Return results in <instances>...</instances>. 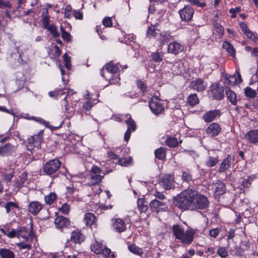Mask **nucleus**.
I'll use <instances>...</instances> for the list:
<instances>
[{
	"mask_svg": "<svg viewBox=\"0 0 258 258\" xmlns=\"http://www.w3.org/2000/svg\"><path fill=\"white\" fill-rule=\"evenodd\" d=\"M219 162V157L217 155H210L206 161V165L208 167L215 166Z\"/></svg>",
	"mask_w": 258,
	"mask_h": 258,
	"instance_id": "2f4dec72",
	"label": "nucleus"
},
{
	"mask_svg": "<svg viewBox=\"0 0 258 258\" xmlns=\"http://www.w3.org/2000/svg\"><path fill=\"white\" fill-rule=\"evenodd\" d=\"M187 2L190 3L191 5L196 6L197 7H200L202 8H204L207 5L205 2L202 1L201 0H186Z\"/></svg>",
	"mask_w": 258,
	"mask_h": 258,
	"instance_id": "09e8293b",
	"label": "nucleus"
},
{
	"mask_svg": "<svg viewBox=\"0 0 258 258\" xmlns=\"http://www.w3.org/2000/svg\"><path fill=\"white\" fill-rule=\"evenodd\" d=\"M157 33L156 32L155 25H152L148 27L147 31V36L149 38H154L156 36Z\"/></svg>",
	"mask_w": 258,
	"mask_h": 258,
	"instance_id": "de8ad7c7",
	"label": "nucleus"
},
{
	"mask_svg": "<svg viewBox=\"0 0 258 258\" xmlns=\"http://www.w3.org/2000/svg\"><path fill=\"white\" fill-rule=\"evenodd\" d=\"M172 229L175 238L183 244L189 245L192 242L196 233L194 229H188L184 231L183 228L179 225H174Z\"/></svg>",
	"mask_w": 258,
	"mask_h": 258,
	"instance_id": "7ed1b4c3",
	"label": "nucleus"
},
{
	"mask_svg": "<svg viewBox=\"0 0 258 258\" xmlns=\"http://www.w3.org/2000/svg\"><path fill=\"white\" fill-rule=\"evenodd\" d=\"M70 206L67 203L64 204L61 208H59V211L63 214H68L70 212Z\"/></svg>",
	"mask_w": 258,
	"mask_h": 258,
	"instance_id": "0e129e2a",
	"label": "nucleus"
},
{
	"mask_svg": "<svg viewBox=\"0 0 258 258\" xmlns=\"http://www.w3.org/2000/svg\"><path fill=\"white\" fill-rule=\"evenodd\" d=\"M84 221L88 226H92L96 222V218L91 213H87L85 214Z\"/></svg>",
	"mask_w": 258,
	"mask_h": 258,
	"instance_id": "c85d7f7f",
	"label": "nucleus"
},
{
	"mask_svg": "<svg viewBox=\"0 0 258 258\" xmlns=\"http://www.w3.org/2000/svg\"><path fill=\"white\" fill-rule=\"evenodd\" d=\"M178 13L182 21L188 22L192 19L195 10L190 5H187L181 9Z\"/></svg>",
	"mask_w": 258,
	"mask_h": 258,
	"instance_id": "0eeeda50",
	"label": "nucleus"
},
{
	"mask_svg": "<svg viewBox=\"0 0 258 258\" xmlns=\"http://www.w3.org/2000/svg\"><path fill=\"white\" fill-rule=\"evenodd\" d=\"M137 85L138 87L143 92H147L149 90L147 84L141 80H138L137 81Z\"/></svg>",
	"mask_w": 258,
	"mask_h": 258,
	"instance_id": "864d4df0",
	"label": "nucleus"
},
{
	"mask_svg": "<svg viewBox=\"0 0 258 258\" xmlns=\"http://www.w3.org/2000/svg\"><path fill=\"white\" fill-rule=\"evenodd\" d=\"M183 49L184 46L182 45L176 41H173L169 44L167 51L168 53L176 55L182 51Z\"/></svg>",
	"mask_w": 258,
	"mask_h": 258,
	"instance_id": "a211bd4d",
	"label": "nucleus"
},
{
	"mask_svg": "<svg viewBox=\"0 0 258 258\" xmlns=\"http://www.w3.org/2000/svg\"><path fill=\"white\" fill-rule=\"evenodd\" d=\"M174 178L172 175L165 174L162 176L159 180V184L166 190H169L174 187Z\"/></svg>",
	"mask_w": 258,
	"mask_h": 258,
	"instance_id": "1a4fd4ad",
	"label": "nucleus"
},
{
	"mask_svg": "<svg viewBox=\"0 0 258 258\" xmlns=\"http://www.w3.org/2000/svg\"><path fill=\"white\" fill-rule=\"evenodd\" d=\"M104 174L103 175L100 174L90 173V181L88 183V185L92 186L97 184L101 182L104 178Z\"/></svg>",
	"mask_w": 258,
	"mask_h": 258,
	"instance_id": "cd10ccee",
	"label": "nucleus"
},
{
	"mask_svg": "<svg viewBox=\"0 0 258 258\" xmlns=\"http://www.w3.org/2000/svg\"><path fill=\"white\" fill-rule=\"evenodd\" d=\"M137 205L139 210L141 212H145L148 209L147 202L143 199L138 200Z\"/></svg>",
	"mask_w": 258,
	"mask_h": 258,
	"instance_id": "a19ab883",
	"label": "nucleus"
},
{
	"mask_svg": "<svg viewBox=\"0 0 258 258\" xmlns=\"http://www.w3.org/2000/svg\"><path fill=\"white\" fill-rule=\"evenodd\" d=\"M254 178L255 176L253 175H247L242 178V180L240 181V184L244 188H247L251 185Z\"/></svg>",
	"mask_w": 258,
	"mask_h": 258,
	"instance_id": "72a5a7b5",
	"label": "nucleus"
},
{
	"mask_svg": "<svg viewBox=\"0 0 258 258\" xmlns=\"http://www.w3.org/2000/svg\"><path fill=\"white\" fill-rule=\"evenodd\" d=\"M63 90L61 89H57L53 91H50L48 93V95L50 97L56 98L59 95H62L63 94Z\"/></svg>",
	"mask_w": 258,
	"mask_h": 258,
	"instance_id": "bf43d9fd",
	"label": "nucleus"
},
{
	"mask_svg": "<svg viewBox=\"0 0 258 258\" xmlns=\"http://www.w3.org/2000/svg\"><path fill=\"white\" fill-rule=\"evenodd\" d=\"M14 151L15 147L11 144H7L0 147V155L8 156L14 152Z\"/></svg>",
	"mask_w": 258,
	"mask_h": 258,
	"instance_id": "bb28decb",
	"label": "nucleus"
},
{
	"mask_svg": "<svg viewBox=\"0 0 258 258\" xmlns=\"http://www.w3.org/2000/svg\"><path fill=\"white\" fill-rule=\"evenodd\" d=\"M27 148L28 150L31 152L33 154L35 151L39 150L40 147H37L35 146V143H34V139L29 138L27 142Z\"/></svg>",
	"mask_w": 258,
	"mask_h": 258,
	"instance_id": "c9c22d12",
	"label": "nucleus"
},
{
	"mask_svg": "<svg viewBox=\"0 0 258 258\" xmlns=\"http://www.w3.org/2000/svg\"><path fill=\"white\" fill-rule=\"evenodd\" d=\"M112 227L117 232L121 233L126 230V224L124 220L120 218H113L111 220Z\"/></svg>",
	"mask_w": 258,
	"mask_h": 258,
	"instance_id": "2eb2a0df",
	"label": "nucleus"
},
{
	"mask_svg": "<svg viewBox=\"0 0 258 258\" xmlns=\"http://www.w3.org/2000/svg\"><path fill=\"white\" fill-rule=\"evenodd\" d=\"M214 31L218 34L220 37L223 36L224 33V28L218 22H215L214 24Z\"/></svg>",
	"mask_w": 258,
	"mask_h": 258,
	"instance_id": "49530a36",
	"label": "nucleus"
},
{
	"mask_svg": "<svg viewBox=\"0 0 258 258\" xmlns=\"http://www.w3.org/2000/svg\"><path fill=\"white\" fill-rule=\"evenodd\" d=\"M187 102L189 105L193 106L199 103V99L196 94L190 95L187 98Z\"/></svg>",
	"mask_w": 258,
	"mask_h": 258,
	"instance_id": "c03bdc74",
	"label": "nucleus"
},
{
	"mask_svg": "<svg viewBox=\"0 0 258 258\" xmlns=\"http://www.w3.org/2000/svg\"><path fill=\"white\" fill-rule=\"evenodd\" d=\"M152 59L155 62H160L163 59V54L159 52H153L151 54Z\"/></svg>",
	"mask_w": 258,
	"mask_h": 258,
	"instance_id": "13d9d810",
	"label": "nucleus"
},
{
	"mask_svg": "<svg viewBox=\"0 0 258 258\" xmlns=\"http://www.w3.org/2000/svg\"><path fill=\"white\" fill-rule=\"evenodd\" d=\"M220 231L218 228H215L209 231V235L210 236L216 238L219 234Z\"/></svg>",
	"mask_w": 258,
	"mask_h": 258,
	"instance_id": "774afa93",
	"label": "nucleus"
},
{
	"mask_svg": "<svg viewBox=\"0 0 258 258\" xmlns=\"http://www.w3.org/2000/svg\"><path fill=\"white\" fill-rule=\"evenodd\" d=\"M14 171H11L9 173H7L3 175V176L4 180L8 182L11 181L14 176Z\"/></svg>",
	"mask_w": 258,
	"mask_h": 258,
	"instance_id": "69168bd1",
	"label": "nucleus"
},
{
	"mask_svg": "<svg viewBox=\"0 0 258 258\" xmlns=\"http://www.w3.org/2000/svg\"><path fill=\"white\" fill-rule=\"evenodd\" d=\"M63 60L65 62V66L67 69L70 70L71 67V58L68 56L66 54H64L63 56Z\"/></svg>",
	"mask_w": 258,
	"mask_h": 258,
	"instance_id": "e2e57ef3",
	"label": "nucleus"
},
{
	"mask_svg": "<svg viewBox=\"0 0 258 258\" xmlns=\"http://www.w3.org/2000/svg\"><path fill=\"white\" fill-rule=\"evenodd\" d=\"M223 48L229 53L231 56L235 55V50L233 46L228 41H225L223 43Z\"/></svg>",
	"mask_w": 258,
	"mask_h": 258,
	"instance_id": "ea45409f",
	"label": "nucleus"
},
{
	"mask_svg": "<svg viewBox=\"0 0 258 258\" xmlns=\"http://www.w3.org/2000/svg\"><path fill=\"white\" fill-rule=\"evenodd\" d=\"M123 37H119V40L122 43L128 44L130 42L135 43L136 41V36L133 34H126L124 32L121 33Z\"/></svg>",
	"mask_w": 258,
	"mask_h": 258,
	"instance_id": "5701e85b",
	"label": "nucleus"
},
{
	"mask_svg": "<svg viewBox=\"0 0 258 258\" xmlns=\"http://www.w3.org/2000/svg\"><path fill=\"white\" fill-rule=\"evenodd\" d=\"M12 4L9 0H0V9H11Z\"/></svg>",
	"mask_w": 258,
	"mask_h": 258,
	"instance_id": "3c124183",
	"label": "nucleus"
},
{
	"mask_svg": "<svg viewBox=\"0 0 258 258\" xmlns=\"http://www.w3.org/2000/svg\"><path fill=\"white\" fill-rule=\"evenodd\" d=\"M102 23L105 27H110L112 26V19L110 17H105L102 21Z\"/></svg>",
	"mask_w": 258,
	"mask_h": 258,
	"instance_id": "680f3d73",
	"label": "nucleus"
},
{
	"mask_svg": "<svg viewBox=\"0 0 258 258\" xmlns=\"http://www.w3.org/2000/svg\"><path fill=\"white\" fill-rule=\"evenodd\" d=\"M60 30H61V33L62 38L64 40L68 42L71 41L72 36H71V34L67 32V31H66V30L62 27V26H60Z\"/></svg>",
	"mask_w": 258,
	"mask_h": 258,
	"instance_id": "603ef678",
	"label": "nucleus"
},
{
	"mask_svg": "<svg viewBox=\"0 0 258 258\" xmlns=\"http://www.w3.org/2000/svg\"><path fill=\"white\" fill-rule=\"evenodd\" d=\"M165 142L166 145L171 148H175L178 145L177 139L175 137H168Z\"/></svg>",
	"mask_w": 258,
	"mask_h": 258,
	"instance_id": "37998d69",
	"label": "nucleus"
},
{
	"mask_svg": "<svg viewBox=\"0 0 258 258\" xmlns=\"http://www.w3.org/2000/svg\"><path fill=\"white\" fill-rule=\"evenodd\" d=\"M85 236L80 229H77L71 233L70 241L75 244H81L85 240Z\"/></svg>",
	"mask_w": 258,
	"mask_h": 258,
	"instance_id": "ddd939ff",
	"label": "nucleus"
},
{
	"mask_svg": "<svg viewBox=\"0 0 258 258\" xmlns=\"http://www.w3.org/2000/svg\"><path fill=\"white\" fill-rule=\"evenodd\" d=\"M231 156L230 155H228L227 157L222 160L219 169V172H223L227 170L230 167L231 164Z\"/></svg>",
	"mask_w": 258,
	"mask_h": 258,
	"instance_id": "b1692460",
	"label": "nucleus"
},
{
	"mask_svg": "<svg viewBox=\"0 0 258 258\" xmlns=\"http://www.w3.org/2000/svg\"><path fill=\"white\" fill-rule=\"evenodd\" d=\"M22 237L26 241H32L33 237V231L32 226L30 228L21 227L18 230L17 237Z\"/></svg>",
	"mask_w": 258,
	"mask_h": 258,
	"instance_id": "9d476101",
	"label": "nucleus"
},
{
	"mask_svg": "<svg viewBox=\"0 0 258 258\" xmlns=\"http://www.w3.org/2000/svg\"><path fill=\"white\" fill-rule=\"evenodd\" d=\"M43 131H40L37 134L31 137L30 138L34 139L35 146L37 147H40L41 143L43 140Z\"/></svg>",
	"mask_w": 258,
	"mask_h": 258,
	"instance_id": "4c0bfd02",
	"label": "nucleus"
},
{
	"mask_svg": "<svg viewBox=\"0 0 258 258\" xmlns=\"http://www.w3.org/2000/svg\"><path fill=\"white\" fill-rule=\"evenodd\" d=\"M244 94L246 97L249 98H253L256 94L255 91L249 87H247L245 88Z\"/></svg>",
	"mask_w": 258,
	"mask_h": 258,
	"instance_id": "5fc2aeb1",
	"label": "nucleus"
},
{
	"mask_svg": "<svg viewBox=\"0 0 258 258\" xmlns=\"http://www.w3.org/2000/svg\"><path fill=\"white\" fill-rule=\"evenodd\" d=\"M226 94L227 97L231 103L235 105L237 102V96L234 92L230 90L229 88H226L225 89Z\"/></svg>",
	"mask_w": 258,
	"mask_h": 258,
	"instance_id": "c756f323",
	"label": "nucleus"
},
{
	"mask_svg": "<svg viewBox=\"0 0 258 258\" xmlns=\"http://www.w3.org/2000/svg\"><path fill=\"white\" fill-rule=\"evenodd\" d=\"M149 107L155 115L162 114L164 111V104L163 101L157 97L152 98L149 103Z\"/></svg>",
	"mask_w": 258,
	"mask_h": 258,
	"instance_id": "423d86ee",
	"label": "nucleus"
},
{
	"mask_svg": "<svg viewBox=\"0 0 258 258\" xmlns=\"http://www.w3.org/2000/svg\"><path fill=\"white\" fill-rule=\"evenodd\" d=\"M209 94L210 97L216 100L222 99L224 97L223 88L217 84L211 86Z\"/></svg>",
	"mask_w": 258,
	"mask_h": 258,
	"instance_id": "6e6552de",
	"label": "nucleus"
},
{
	"mask_svg": "<svg viewBox=\"0 0 258 258\" xmlns=\"http://www.w3.org/2000/svg\"><path fill=\"white\" fill-rule=\"evenodd\" d=\"M45 29L50 32L53 37L55 38L59 37L60 34L57 31V27L54 24H51Z\"/></svg>",
	"mask_w": 258,
	"mask_h": 258,
	"instance_id": "58836bf2",
	"label": "nucleus"
},
{
	"mask_svg": "<svg viewBox=\"0 0 258 258\" xmlns=\"http://www.w3.org/2000/svg\"><path fill=\"white\" fill-rule=\"evenodd\" d=\"M27 179V173L23 172L21 175L17 179L15 183V188L19 190L22 187L24 186L25 183Z\"/></svg>",
	"mask_w": 258,
	"mask_h": 258,
	"instance_id": "393cba45",
	"label": "nucleus"
},
{
	"mask_svg": "<svg viewBox=\"0 0 258 258\" xmlns=\"http://www.w3.org/2000/svg\"><path fill=\"white\" fill-rule=\"evenodd\" d=\"M127 66L123 67L119 63H114L113 61L107 63L101 71V75L106 80H108L110 84H115L120 80L119 73L127 68Z\"/></svg>",
	"mask_w": 258,
	"mask_h": 258,
	"instance_id": "f03ea898",
	"label": "nucleus"
},
{
	"mask_svg": "<svg viewBox=\"0 0 258 258\" xmlns=\"http://www.w3.org/2000/svg\"><path fill=\"white\" fill-rule=\"evenodd\" d=\"M131 161L132 158L129 157L126 158H122L121 159L119 158L117 162L121 166H127L131 163Z\"/></svg>",
	"mask_w": 258,
	"mask_h": 258,
	"instance_id": "4d7b16f0",
	"label": "nucleus"
},
{
	"mask_svg": "<svg viewBox=\"0 0 258 258\" xmlns=\"http://www.w3.org/2000/svg\"><path fill=\"white\" fill-rule=\"evenodd\" d=\"M221 115V111L219 109H214L208 111L203 114L202 118L205 122H211Z\"/></svg>",
	"mask_w": 258,
	"mask_h": 258,
	"instance_id": "f8f14e48",
	"label": "nucleus"
},
{
	"mask_svg": "<svg viewBox=\"0 0 258 258\" xmlns=\"http://www.w3.org/2000/svg\"><path fill=\"white\" fill-rule=\"evenodd\" d=\"M57 198L56 194L54 192L49 193L44 196L45 204L48 205H51L55 201Z\"/></svg>",
	"mask_w": 258,
	"mask_h": 258,
	"instance_id": "e433bc0d",
	"label": "nucleus"
},
{
	"mask_svg": "<svg viewBox=\"0 0 258 258\" xmlns=\"http://www.w3.org/2000/svg\"><path fill=\"white\" fill-rule=\"evenodd\" d=\"M61 163L58 159H52L47 162L42 168L43 174L51 175L60 168Z\"/></svg>",
	"mask_w": 258,
	"mask_h": 258,
	"instance_id": "39448f33",
	"label": "nucleus"
},
{
	"mask_svg": "<svg viewBox=\"0 0 258 258\" xmlns=\"http://www.w3.org/2000/svg\"><path fill=\"white\" fill-rule=\"evenodd\" d=\"M54 224L56 228L62 230L69 227L70 225V221L68 218L59 215L55 219Z\"/></svg>",
	"mask_w": 258,
	"mask_h": 258,
	"instance_id": "dca6fc26",
	"label": "nucleus"
},
{
	"mask_svg": "<svg viewBox=\"0 0 258 258\" xmlns=\"http://www.w3.org/2000/svg\"><path fill=\"white\" fill-rule=\"evenodd\" d=\"M91 251L97 254H102L104 258H115V255L114 253H111V250L103 245L102 243L95 241L90 246Z\"/></svg>",
	"mask_w": 258,
	"mask_h": 258,
	"instance_id": "20e7f679",
	"label": "nucleus"
},
{
	"mask_svg": "<svg viewBox=\"0 0 258 258\" xmlns=\"http://www.w3.org/2000/svg\"><path fill=\"white\" fill-rule=\"evenodd\" d=\"M126 123L127 125V130L125 133L124 138V140L127 142L130 138L131 132H134L136 129V124L131 117L126 120Z\"/></svg>",
	"mask_w": 258,
	"mask_h": 258,
	"instance_id": "aec40b11",
	"label": "nucleus"
},
{
	"mask_svg": "<svg viewBox=\"0 0 258 258\" xmlns=\"http://www.w3.org/2000/svg\"><path fill=\"white\" fill-rule=\"evenodd\" d=\"M43 205L38 201H32L28 206L29 212L35 216L37 215L43 208Z\"/></svg>",
	"mask_w": 258,
	"mask_h": 258,
	"instance_id": "6ab92c4d",
	"label": "nucleus"
},
{
	"mask_svg": "<svg viewBox=\"0 0 258 258\" xmlns=\"http://www.w3.org/2000/svg\"><path fill=\"white\" fill-rule=\"evenodd\" d=\"M175 205L180 209L192 211L205 210L209 206V201L204 195L191 188L182 191L174 198Z\"/></svg>",
	"mask_w": 258,
	"mask_h": 258,
	"instance_id": "f257e3e1",
	"label": "nucleus"
},
{
	"mask_svg": "<svg viewBox=\"0 0 258 258\" xmlns=\"http://www.w3.org/2000/svg\"><path fill=\"white\" fill-rule=\"evenodd\" d=\"M217 254L222 258H226L228 255V251L225 247H220L217 250Z\"/></svg>",
	"mask_w": 258,
	"mask_h": 258,
	"instance_id": "6e6d98bb",
	"label": "nucleus"
},
{
	"mask_svg": "<svg viewBox=\"0 0 258 258\" xmlns=\"http://www.w3.org/2000/svg\"><path fill=\"white\" fill-rule=\"evenodd\" d=\"M245 139L250 143H258V129L252 130L245 135Z\"/></svg>",
	"mask_w": 258,
	"mask_h": 258,
	"instance_id": "412c9836",
	"label": "nucleus"
},
{
	"mask_svg": "<svg viewBox=\"0 0 258 258\" xmlns=\"http://www.w3.org/2000/svg\"><path fill=\"white\" fill-rule=\"evenodd\" d=\"M0 256L2 258H15L14 252L6 248L0 249Z\"/></svg>",
	"mask_w": 258,
	"mask_h": 258,
	"instance_id": "7c9ffc66",
	"label": "nucleus"
},
{
	"mask_svg": "<svg viewBox=\"0 0 258 258\" xmlns=\"http://www.w3.org/2000/svg\"><path fill=\"white\" fill-rule=\"evenodd\" d=\"M128 249L131 252L137 255L142 256L143 254L142 249L139 247L135 244H132L128 245Z\"/></svg>",
	"mask_w": 258,
	"mask_h": 258,
	"instance_id": "79ce46f5",
	"label": "nucleus"
},
{
	"mask_svg": "<svg viewBox=\"0 0 258 258\" xmlns=\"http://www.w3.org/2000/svg\"><path fill=\"white\" fill-rule=\"evenodd\" d=\"M155 157L160 160H164L166 159V149L161 147L156 149L154 152Z\"/></svg>",
	"mask_w": 258,
	"mask_h": 258,
	"instance_id": "473e14b6",
	"label": "nucleus"
},
{
	"mask_svg": "<svg viewBox=\"0 0 258 258\" xmlns=\"http://www.w3.org/2000/svg\"><path fill=\"white\" fill-rule=\"evenodd\" d=\"M172 37L171 33L169 31H163L161 32L158 38L159 43V47L162 48L166 42L169 41Z\"/></svg>",
	"mask_w": 258,
	"mask_h": 258,
	"instance_id": "4be33fe9",
	"label": "nucleus"
},
{
	"mask_svg": "<svg viewBox=\"0 0 258 258\" xmlns=\"http://www.w3.org/2000/svg\"><path fill=\"white\" fill-rule=\"evenodd\" d=\"M155 197L160 200H162V201H164L165 200H166V198L165 197V196H164V195L162 192H160V191H159L157 190H156L154 192V194H153Z\"/></svg>",
	"mask_w": 258,
	"mask_h": 258,
	"instance_id": "338daca9",
	"label": "nucleus"
},
{
	"mask_svg": "<svg viewBox=\"0 0 258 258\" xmlns=\"http://www.w3.org/2000/svg\"><path fill=\"white\" fill-rule=\"evenodd\" d=\"M207 84L204 80L199 78L190 82V87L195 90L201 92L206 89Z\"/></svg>",
	"mask_w": 258,
	"mask_h": 258,
	"instance_id": "f3484780",
	"label": "nucleus"
},
{
	"mask_svg": "<svg viewBox=\"0 0 258 258\" xmlns=\"http://www.w3.org/2000/svg\"><path fill=\"white\" fill-rule=\"evenodd\" d=\"M212 187L217 196L221 195L225 192V184L221 181L216 182Z\"/></svg>",
	"mask_w": 258,
	"mask_h": 258,
	"instance_id": "a878e982",
	"label": "nucleus"
},
{
	"mask_svg": "<svg viewBox=\"0 0 258 258\" xmlns=\"http://www.w3.org/2000/svg\"><path fill=\"white\" fill-rule=\"evenodd\" d=\"M220 125L217 122L211 123L206 129V134L211 137L217 136L221 131Z\"/></svg>",
	"mask_w": 258,
	"mask_h": 258,
	"instance_id": "4468645a",
	"label": "nucleus"
},
{
	"mask_svg": "<svg viewBox=\"0 0 258 258\" xmlns=\"http://www.w3.org/2000/svg\"><path fill=\"white\" fill-rule=\"evenodd\" d=\"M41 22L44 29H45L50 25V17L48 14V10L47 9L45 10V12H43L42 14Z\"/></svg>",
	"mask_w": 258,
	"mask_h": 258,
	"instance_id": "f704fd0d",
	"label": "nucleus"
},
{
	"mask_svg": "<svg viewBox=\"0 0 258 258\" xmlns=\"http://www.w3.org/2000/svg\"><path fill=\"white\" fill-rule=\"evenodd\" d=\"M245 35L255 42L258 41V37L256 33H253L250 30L248 31L247 33L245 34Z\"/></svg>",
	"mask_w": 258,
	"mask_h": 258,
	"instance_id": "052dcab7",
	"label": "nucleus"
},
{
	"mask_svg": "<svg viewBox=\"0 0 258 258\" xmlns=\"http://www.w3.org/2000/svg\"><path fill=\"white\" fill-rule=\"evenodd\" d=\"M5 208L6 209L7 213H9L14 208H18L19 205L17 203L11 201L7 202L5 204Z\"/></svg>",
	"mask_w": 258,
	"mask_h": 258,
	"instance_id": "8fccbe9b",
	"label": "nucleus"
},
{
	"mask_svg": "<svg viewBox=\"0 0 258 258\" xmlns=\"http://www.w3.org/2000/svg\"><path fill=\"white\" fill-rule=\"evenodd\" d=\"M151 210L157 213L164 212L168 209V206L166 202H161L157 199L152 200L150 203Z\"/></svg>",
	"mask_w": 258,
	"mask_h": 258,
	"instance_id": "9b49d317",
	"label": "nucleus"
},
{
	"mask_svg": "<svg viewBox=\"0 0 258 258\" xmlns=\"http://www.w3.org/2000/svg\"><path fill=\"white\" fill-rule=\"evenodd\" d=\"M181 178L183 182L187 183L189 185L192 182V175L188 171H183Z\"/></svg>",
	"mask_w": 258,
	"mask_h": 258,
	"instance_id": "a18cd8bd",
	"label": "nucleus"
}]
</instances>
